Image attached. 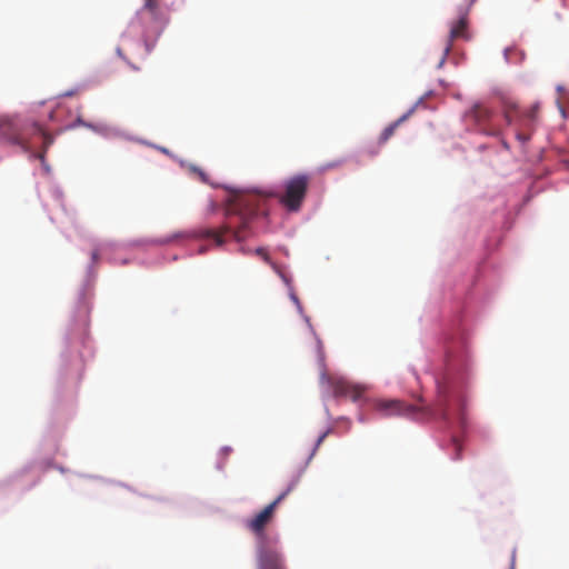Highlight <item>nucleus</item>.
<instances>
[{
	"label": "nucleus",
	"mask_w": 569,
	"mask_h": 569,
	"mask_svg": "<svg viewBox=\"0 0 569 569\" xmlns=\"http://www.w3.org/2000/svg\"><path fill=\"white\" fill-rule=\"evenodd\" d=\"M412 109L403 114L402 117H400L398 120H396L395 122L390 123L380 134L379 137V143H386L393 134H395V131L396 129L403 122L406 121L409 116L412 113Z\"/></svg>",
	"instance_id": "nucleus-12"
},
{
	"label": "nucleus",
	"mask_w": 569,
	"mask_h": 569,
	"mask_svg": "<svg viewBox=\"0 0 569 569\" xmlns=\"http://www.w3.org/2000/svg\"><path fill=\"white\" fill-rule=\"evenodd\" d=\"M510 569H513V567H511Z\"/></svg>",
	"instance_id": "nucleus-23"
},
{
	"label": "nucleus",
	"mask_w": 569,
	"mask_h": 569,
	"mask_svg": "<svg viewBox=\"0 0 569 569\" xmlns=\"http://www.w3.org/2000/svg\"><path fill=\"white\" fill-rule=\"evenodd\" d=\"M194 171H197L199 173L200 178L202 180H204V173L201 170L194 169Z\"/></svg>",
	"instance_id": "nucleus-20"
},
{
	"label": "nucleus",
	"mask_w": 569,
	"mask_h": 569,
	"mask_svg": "<svg viewBox=\"0 0 569 569\" xmlns=\"http://www.w3.org/2000/svg\"><path fill=\"white\" fill-rule=\"evenodd\" d=\"M258 569H287L278 548L270 541L257 543Z\"/></svg>",
	"instance_id": "nucleus-8"
},
{
	"label": "nucleus",
	"mask_w": 569,
	"mask_h": 569,
	"mask_svg": "<svg viewBox=\"0 0 569 569\" xmlns=\"http://www.w3.org/2000/svg\"><path fill=\"white\" fill-rule=\"evenodd\" d=\"M459 38H468L467 37V17L462 16L459 20L451 27L450 33L448 37L447 44L443 50V58L440 61V66L443 63L445 58L449 54L451 50L452 42Z\"/></svg>",
	"instance_id": "nucleus-10"
},
{
	"label": "nucleus",
	"mask_w": 569,
	"mask_h": 569,
	"mask_svg": "<svg viewBox=\"0 0 569 569\" xmlns=\"http://www.w3.org/2000/svg\"><path fill=\"white\" fill-rule=\"evenodd\" d=\"M204 251H206L204 248H200V250H199L200 253H203Z\"/></svg>",
	"instance_id": "nucleus-22"
},
{
	"label": "nucleus",
	"mask_w": 569,
	"mask_h": 569,
	"mask_svg": "<svg viewBox=\"0 0 569 569\" xmlns=\"http://www.w3.org/2000/svg\"><path fill=\"white\" fill-rule=\"evenodd\" d=\"M91 258L93 262H97L99 260V252L97 250L92 251Z\"/></svg>",
	"instance_id": "nucleus-18"
},
{
	"label": "nucleus",
	"mask_w": 569,
	"mask_h": 569,
	"mask_svg": "<svg viewBox=\"0 0 569 569\" xmlns=\"http://www.w3.org/2000/svg\"><path fill=\"white\" fill-rule=\"evenodd\" d=\"M539 103L536 102L531 106V108L526 112H520L522 116L523 129L529 128L532 122L537 120V114L539 112Z\"/></svg>",
	"instance_id": "nucleus-13"
},
{
	"label": "nucleus",
	"mask_w": 569,
	"mask_h": 569,
	"mask_svg": "<svg viewBox=\"0 0 569 569\" xmlns=\"http://www.w3.org/2000/svg\"><path fill=\"white\" fill-rule=\"evenodd\" d=\"M309 183L310 177L308 174H296L284 181V191L282 193L264 191L262 192V196L267 198H278L279 202L288 211L297 212L300 210L306 198Z\"/></svg>",
	"instance_id": "nucleus-4"
},
{
	"label": "nucleus",
	"mask_w": 569,
	"mask_h": 569,
	"mask_svg": "<svg viewBox=\"0 0 569 569\" xmlns=\"http://www.w3.org/2000/svg\"><path fill=\"white\" fill-rule=\"evenodd\" d=\"M501 144L506 150H509V143L505 139L501 140Z\"/></svg>",
	"instance_id": "nucleus-19"
},
{
	"label": "nucleus",
	"mask_w": 569,
	"mask_h": 569,
	"mask_svg": "<svg viewBox=\"0 0 569 569\" xmlns=\"http://www.w3.org/2000/svg\"><path fill=\"white\" fill-rule=\"evenodd\" d=\"M0 137L23 151H29L33 148V138H38L42 144L40 158H43L49 147L53 143V137L37 121L21 116L0 117Z\"/></svg>",
	"instance_id": "nucleus-1"
},
{
	"label": "nucleus",
	"mask_w": 569,
	"mask_h": 569,
	"mask_svg": "<svg viewBox=\"0 0 569 569\" xmlns=\"http://www.w3.org/2000/svg\"><path fill=\"white\" fill-rule=\"evenodd\" d=\"M503 118L507 126L518 124L519 127L523 128L522 116L516 103L508 102L505 104Z\"/></svg>",
	"instance_id": "nucleus-11"
},
{
	"label": "nucleus",
	"mask_w": 569,
	"mask_h": 569,
	"mask_svg": "<svg viewBox=\"0 0 569 569\" xmlns=\"http://www.w3.org/2000/svg\"><path fill=\"white\" fill-rule=\"evenodd\" d=\"M467 117L471 119L483 134L499 137L501 128L495 122V113L487 107L477 103L468 112Z\"/></svg>",
	"instance_id": "nucleus-7"
},
{
	"label": "nucleus",
	"mask_w": 569,
	"mask_h": 569,
	"mask_svg": "<svg viewBox=\"0 0 569 569\" xmlns=\"http://www.w3.org/2000/svg\"><path fill=\"white\" fill-rule=\"evenodd\" d=\"M332 389L336 397H346L353 401L360 400L365 392L361 386L352 385L343 379L335 380L332 382Z\"/></svg>",
	"instance_id": "nucleus-9"
},
{
	"label": "nucleus",
	"mask_w": 569,
	"mask_h": 569,
	"mask_svg": "<svg viewBox=\"0 0 569 569\" xmlns=\"http://www.w3.org/2000/svg\"><path fill=\"white\" fill-rule=\"evenodd\" d=\"M297 483L298 479L291 481L287 489L282 491L272 502L266 506L256 517L247 521L246 526L257 537V543L269 541L264 533V528L272 520L277 507L296 488Z\"/></svg>",
	"instance_id": "nucleus-6"
},
{
	"label": "nucleus",
	"mask_w": 569,
	"mask_h": 569,
	"mask_svg": "<svg viewBox=\"0 0 569 569\" xmlns=\"http://www.w3.org/2000/svg\"><path fill=\"white\" fill-rule=\"evenodd\" d=\"M516 138L520 142L526 143L527 141H529L530 134L519 130V131L516 132Z\"/></svg>",
	"instance_id": "nucleus-15"
},
{
	"label": "nucleus",
	"mask_w": 569,
	"mask_h": 569,
	"mask_svg": "<svg viewBox=\"0 0 569 569\" xmlns=\"http://www.w3.org/2000/svg\"><path fill=\"white\" fill-rule=\"evenodd\" d=\"M455 446H456V449H457V456L455 459H460L461 458V446L455 440Z\"/></svg>",
	"instance_id": "nucleus-17"
},
{
	"label": "nucleus",
	"mask_w": 569,
	"mask_h": 569,
	"mask_svg": "<svg viewBox=\"0 0 569 569\" xmlns=\"http://www.w3.org/2000/svg\"><path fill=\"white\" fill-rule=\"evenodd\" d=\"M438 400L433 407H417L396 399H381L376 401L375 409L383 418L393 416L412 418L439 417L443 420H449L450 415L447 405V397L440 386L438 387Z\"/></svg>",
	"instance_id": "nucleus-2"
},
{
	"label": "nucleus",
	"mask_w": 569,
	"mask_h": 569,
	"mask_svg": "<svg viewBox=\"0 0 569 569\" xmlns=\"http://www.w3.org/2000/svg\"><path fill=\"white\" fill-rule=\"evenodd\" d=\"M329 431H325L321 436H319L317 442H316V448L315 450H317L319 448V446L322 443V441L325 440V438L328 436Z\"/></svg>",
	"instance_id": "nucleus-16"
},
{
	"label": "nucleus",
	"mask_w": 569,
	"mask_h": 569,
	"mask_svg": "<svg viewBox=\"0 0 569 569\" xmlns=\"http://www.w3.org/2000/svg\"><path fill=\"white\" fill-rule=\"evenodd\" d=\"M256 253L260 256L267 263H269L277 272L280 273L278 266L271 260L270 256L263 248L256 249Z\"/></svg>",
	"instance_id": "nucleus-14"
},
{
	"label": "nucleus",
	"mask_w": 569,
	"mask_h": 569,
	"mask_svg": "<svg viewBox=\"0 0 569 569\" xmlns=\"http://www.w3.org/2000/svg\"><path fill=\"white\" fill-rule=\"evenodd\" d=\"M253 197H247L240 199L238 202L239 208L244 210L246 212L240 213V224L237 228H233L231 224L224 226L220 231L207 229L202 232V237L211 238L214 240L217 246H222L223 243V234L232 233L233 238L237 241H242L248 237V226L253 216L258 213V208L254 203Z\"/></svg>",
	"instance_id": "nucleus-5"
},
{
	"label": "nucleus",
	"mask_w": 569,
	"mask_h": 569,
	"mask_svg": "<svg viewBox=\"0 0 569 569\" xmlns=\"http://www.w3.org/2000/svg\"><path fill=\"white\" fill-rule=\"evenodd\" d=\"M117 53L122 57V50L120 48L117 49Z\"/></svg>",
	"instance_id": "nucleus-21"
},
{
	"label": "nucleus",
	"mask_w": 569,
	"mask_h": 569,
	"mask_svg": "<svg viewBox=\"0 0 569 569\" xmlns=\"http://www.w3.org/2000/svg\"><path fill=\"white\" fill-rule=\"evenodd\" d=\"M169 22V13L163 0H143L137 14V27L143 29V41L149 51V43L157 40ZM136 28V24H133Z\"/></svg>",
	"instance_id": "nucleus-3"
}]
</instances>
